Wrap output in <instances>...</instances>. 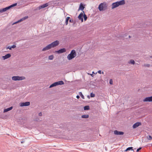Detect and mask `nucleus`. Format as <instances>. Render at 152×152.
Returning a JSON list of instances; mask_svg holds the SVG:
<instances>
[{
  "mask_svg": "<svg viewBox=\"0 0 152 152\" xmlns=\"http://www.w3.org/2000/svg\"><path fill=\"white\" fill-rule=\"evenodd\" d=\"M76 55L77 53L75 50H72L70 53L68 55L67 59L69 60H71L76 56Z\"/></svg>",
  "mask_w": 152,
  "mask_h": 152,
  "instance_id": "obj_1",
  "label": "nucleus"
},
{
  "mask_svg": "<svg viewBox=\"0 0 152 152\" xmlns=\"http://www.w3.org/2000/svg\"><path fill=\"white\" fill-rule=\"evenodd\" d=\"M12 80L14 81L22 80H25L26 78L24 76H14L12 77Z\"/></svg>",
  "mask_w": 152,
  "mask_h": 152,
  "instance_id": "obj_2",
  "label": "nucleus"
},
{
  "mask_svg": "<svg viewBox=\"0 0 152 152\" xmlns=\"http://www.w3.org/2000/svg\"><path fill=\"white\" fill-rule=\"evenodd\" d=\"M64 84L63 81L61 80L57 82H56L51 85L50 87V88H51L53 87L56 86H57L61 85Z\"/></svg>",
  "mask_w": 152,
  "mask_h": 152,
  "instance_id": "obj_3",
  "label": "nucleus"
},
{
  "mask_svg": "<svg viewBox=\"0 0 152 152\" xmlns=\"http://www.w3.org/2000/svg\"><path fill=\"white\" fill-rule=\"evenodd\" d=\"M107 5L106 4L102 3L100 4L98 7V9L99 11H102L106 9L107 8Z\"/></svg>",
  "mask_w": 152,
  "mask_h": 152,
  "instance_id": "obj_4",
  "label": "nucleus"
},
{
  "mask_svg": "<svg viewBox=\"0 0 152 152\" xmlns=\"http://www.w3.org/2000/svg\"><path fill=\"white\" fill-rule=\"evenodd\" d=\"M59 44V41L58 40H56L50 44V45L51 48H53L57 46Z\"/></svg>",
  "mask_w": 152,
  "mask_h": 152,
  "instance_id": "obj_5",
  "label": "nucleus"
},
{
  "mask_svg": "<svg viewBox=\"0 0 152 152\" xmlns=\"http://www.w3.org/2000/svg\"><path fill=\"white\" fill-rule=\"evenodd\" d=\"M30 105V102H22L20 103V106H26Z\"/></svg>",
  "mask_w": 152,
  "mask_h": 152,
  "instance_id": "obj_6",
  "label": "nucleus"
},
{
  "mask_svg": "<svg viewBox=\"0 0 152 152\" xmlns=\"http://www.w3.org/2000/svg\"><path fill=\"white\" fill-rule=\"evenodd\" d=\"M143 101L144 102H152V96L146 97L143 99Z\"/></svg>",
  "mask_w": 152,
  "mask_h": 152,
  "instance_id": "obj_7",
  "label": "nucleus"
},
{
  "mask_svg": "<svg viewBox=\"0 0 152 152\" xmlns=\"http://www.w3.org/2000/svg\"><path fill=\"white\" fill-rule=\"evenodd\" d=\"M114 133L115 134L118 135H123L124 134V133L123 132H119L116 130L114 131Z\"/></svg>",
  "mask_w": 152,
  "mask_h": 152,
  "instance_id": "obj_8",
  "label": "nucleus"
},
{
  "mask_svg": "<svg viewBox=\"0 0 152 152\" xmlns=\"http://www.w3.org/2000/svg\"><path fill=\"white\" fill-rule=\"evenodd\" d=\"M141 125V123L140 122H137L134 124L132 127L133 129H135Z\"/></svg>",
  "mask_w": 152,
  "mask_h": 152,
  "instance_id": "obj_9",
  "label": "nucleus"
},
{
  "mask_svg": "<svg viewBox=\"0 0 152 152\" xmlns=\"http://www.w3.org/2000/svg\"><path fill=\"white\" fill-rule=\"evenodd\" d=\"M66 51V49L65 48H63L61 49L58 50H57L56 52L58 54L62 53Z\"/></svg>",
  "mask_w": 152,
  "mask_h": 152,
  "instance_id": "obj_10",
  "label": "nucleus"
},
{
  "mask_svg": "<svg viewBox=\"0 0 152 152\" xmlns=\"http://www.w3.org/2000/svg\"><path fill=\"white\" fill-rule=\"evenodd\" d=\"M112 9H114V8L117 7H118V6H119L117 2H116L115 3H113L112 4Z\"/></svg>",
  "mask_w": 152,
  "mask_h": 152,
  "instance_id": "obj_11",
  "label": "nucleus"
},
{
  "mask_svg": "<svg viewBox=\"0 0 152 152\" xmlns=\"http://www.w3.org/2000/svg\"><path fill=\"white\" fill-rule=\"evenodd\" d=\"M51 48L50 44H49V45L46 46L45 48H43V49H42V51H46V50H49Z\"/></svg>",
  "mask_w": 152,
  "mask_h": 152,
  "instance_id": "obj_12",
  "label": "nucleus"
},
{
  "mask_svg": "<svg viewBox=\"0 0 152 152\" xmlns=\"http://www.w3.org/2000/svg\"><path fill=\"white\" fill-rule=\"evenodd\" d=\"M83 13L82 12H81L78 16V18L79 20H80L82 22L83 21Z\"/></svg>",
  "mask_w": 152,
  "mask_h": 152,
  "instance_id": "obj_13",
  "label": "nucleus"
},
{
  "mask_svg": "<svg viewBox=\"0 0 152 152\" xmlns=\"http://www.w3.org/2000/svg\"><path fill=\"white\" fill-rule=\"evenodd\" d=\"M11 56V55L10 53H8L5 56H2V58L4 60H5L10 58Z\"/></svg>",
  "mask_w": 152,
  "mask_h": 152,
  "instance_id": "obj_14",
  "label": "nucleus"
},
{
  "mask_svg": "<svg viewBox=\"0 0 152 152\" xmlns=\"http://www.w3.org/2000/svg\"><path fill=\"white\" fill-rule=\"evenodd\" d=\"M48 3H46V4H44L39 7V9H41L47 7L48 6Z\"/></svg>",
  "mask_w": 152,
  "mask_h": 152,
  "instance_id": "obj_15",
  "label": "nucleus"
},
{
  "mask_svg": "<svg viewBox=\"0 0 152 152\" xmlns=\"http://www.w3.org/2000/svg\"><path fill=\"white\" fill-rule=\"evenodd\" d=\"M28 18V16H26L25 17H23V18H21L20 20H19L17 22H16L15 23H19L21 21H22L25 19Z\"/></svg>",
  "mask_w": 152,
  "mask_h": 152,
  "instance_id": "obj_16",
  "label": "nucleus"
},
{
  "mask_svg": "<svg viewBox=\"0 0 152 152\" xmlns=\"http://www.w3.org/2000/svg\"><path fill=\"white\" fill-rule=\"evenodd\" d=\"M117 2L119 6L124 5L125 4V1L124 0H121Z\"/></svg>",
  "mask_w": 152,
  "mask_h": 152,
  "instance_id": "obj_17",
  "label": "nucleus"
},
{
  "mask_svg": "<svg viewBox=\"0 0 152 152\" xmlns=\"http://www.w3.org/2000/svg\"><path fill=\"white\" fill-rule=\"evenodd\" d=\"M13 108V107H10L9 108H7V109H5L4 110V113H5V112H7L10 110H11Z\"/></svg>",
  "mask_w": 152,
  "mask_h": 152,
  "instance_id": "obj_18",
  "label": "nucleus"
},
{
  "mask_svg": "<svg viewBox=\"0 0 152 152\" xmlns=\"http://www.w3.org/2000/svg\"><path fill=\"white\" fill-rule=\"evenodd\" d=\"M84 8V7L83 6V4L82 3H80L79 8V10H83Z\"/></svg>",
  "mask_w": 152,
  "mask_h": 152,
  "instance_id": "obj_19",
  "label": "nucleus"
},
{
  "mask_svg": "<svg viewBox=\"0 0 152 152\" xmlns=\"http://www.w3.org/2000/svg\"><path fill=\"white\" fill-rule=\"evenodd\" d=\"M70 18L69 17H68L66 18V19L65 22V24L66 25H67L68 21L69 20V19Z\"/></svg>",
  "mask_w": 152,
  "mask_h": 152,
  "instance_id": "obj_20",
  "label": "nucleus"
},
{
  "mask_svg": "<svg viewBox=\"0 0 152 152\" xmlns=\"http://www.w3.org/2000/svg\"><path fill=\"white\" fill-rule=\"evenodd\" d=\"M90 109L89 106L88 105L85 106L84 107V110H88Z\"/></svg>",
  "mask_w": 152,
  "mask_h": 152,
  "instance_id": "obj_21",
  "label": "nucleus"
},
{
  "mask_svg": "<svg viewBox=\"0 0 152 152\" xmlns=\"http://www.w3.org/2000/svg\"><path fill=\"white\" fill-rule=\"evenodd\" d=\"M89 117V116L88 115H84L82 116L81 117L83 118H88Z\"/></svg>",
  "mask_w": 152,
  "mask_h": 152,
  "instance_id": "obj_22",
  "label": "nucleus"
},
{
  "mask_svg": "<svg viewBox=\"0 0 152 152\" xmlns=\"http://www.w3.org/2000/svg\"><path fill=\"white\" fill-rule=\"evenodd\" d=\"M6 9L5 8H3L2 9H0V13H2L3 12H5L6 11H7Z\"/></svg>",
  "mask_w": 152,
  "mask_h": 152,
  "instance_id": "obj_23",
  "label": "nucleus"
},
{
  "mask_svg": "<svg viewBox=\"0 0 152 152\" xmlns=\"http://www.w3.org/2000/svg\"><path fill=\"white\" fill-rule=\"evenodd\" d=\"M133 148L132 147H129L127 148L126 149L125 151H129L131 150L132 151H133V150L132 149Z\"/></svg>",
  "mask_w": 152,
  "mask_h": 152,
  "instance_id": "obj_24",
  "label": "nucleus"
},
{
  "mask_svg": "<svg viewBox=\"0 0 152 152\" xmlns=\"http://www.w3.org/2000/svg\"><path fill=\"white\" fill-rule=\"evenodd\" d=\"M79 94L80 95V96H81V97L83 99H84V96L82 94L81 92H79Z\"/></svg>",
  "mask_w": 152,
  "mask_h": 152,
  "instance_id": "obj_25",
  "label": "nucleus"
},
{
  "mask_svg": "<svg viewBox=\"0 0 152 152\" xmlns=\"http://www.w3.org/2000/svg\"><path fill=\"white\" fill-rule=\"evenodd\" d=\"M83 17L84 18V20L86 21L87 20V17L86 15L85 14H84L83 15Z\"/></svg>",
  "mask_w": 152,
  "mask_h": 152,
  "instance_id": "obj_26",
  "label": "nucleus"
},
{
  "mask_svg": "<svg viewBox=\"0 0 152 152\" xmlns=\"http://www.w3.org/2000/svg\"><path fill=\"white\" fill-rule=\"evenodd\" d=\"M130 63L132 64H134L135 63V61L133 60H131L130 61V62H129Z\"/></svg>",
  "mask_w": 152,
  "mask_h": 152,
  "instance_id": "obj_27",
  "label": "nucleus"
},
{
  "mask_svg": "<svg viewBox=\"0 0 152 152\" xmlns=\"http://www.w3.org/2000/svg\"><path fill=\"white\" fill-rule=\"evenodd\" d=\"M17 3L14 4H12V5H10V6L11 8L12 7H14L15 6H17Z\"/></svg>",
  "mask_w": 152,
  "mask_h": 152,
  "instance_id": "obj_28",
  "label": "nucleus"
},
{
  "mask_svg": "<svg viewBox=\"0 0 152 152\" xmlns=\"http://www.w3.org/2000/svg\"><path fill=\"white\" fill-rule=\"evenodd\" d=\"M49 59L50 60H52L53 58V55H51L49 56Z\"/></svg>",
  "mask_w": 152,
  "mask_h": 152,
  "instance_id": "obj_29",
  "label": "nucleus"
},
{
  "mask_svg": "<svg viewBox=\"0 0 152 152\" xmlns=\"http://www.w3.org/2000/svg\"><path fill=\"white\" fill-rule=\"evenodd\" d=\"M90 96L91 97H94L95 96V94L93 93H91Z\"/></svg>",
  "mask_w": 152,
  "mask_h": 152,
  "instance_id": "obj_30",
  "label": "nucleus"
},
{
  "mask_svg": "<svg viewBox=\"0 0 152 152\" xmlns=\"http://www.w3.org/2000/svg\"><path fill=\"white\" fill-rule=\"evenodd\" d=\"M147 138L148 140H151L152 138L151 136L150 135H148L147 137Z\"/></svg>",
  "mask_w": 152,
  "mask_h": 152,
  "instance_id": "obj_31",
  "label": "nucleus"
},
{
  "mask_svg": "<svg viewBox=\"0 0 152 152\" xmlns=\"http://www.w3.org/2000/svg\"><path fill=\"white\" fill-rule=\"evenodd\" d=\"M109 83L111 85H112L113 84V81L112 79L110 80Z\"/></svg>",
  "mask_w": 152,
  "mask_h": 152,
  "instance_id": "obj_32",
  "label": "nucleus"
},
{
  "mask_svg": "<svg viewBox=\"0 0 152 152\" xmlns=\"http://www.w3.org/2000/svg\"><path fill=\"white\" fill-rule=\"evenodd\" d=\"M16 47V45H13L11 47H10V48H11V49L12 48H15Z\"/></svg>",
  "mask_w": 152,
  "mask_h": 152,
  "instance_id": "obj_33",
  "label": "nucleus"
},
{
  "mask_svg": "<svg viewBox=\"0 0 152 152\" xmlns=\"http://www.w3.org/2000/svg\"><path fill=\"white\" fill-rule=\"evenodd\" d=\"M6 9L7 10L9 9H10V8H11V7L10 6H9L6 7Z\"/></svg>",
  "mask_w": 152,
  "mask_h": 152,
  "instance_id": "obj_34",
  "label": "nucleus"
},
{
  "mask_svg": "<svg viewBox=\"0 0 152 152\" xmlns=\"http://www.w3.org/2000/svg\"><path fill=\"white\" fill-rule=\"evenodd\" d=\"M142 149L141 147H140L139 148H138L137 150V152H138L139 151H140Z\"/></svg>",
  "mask_w": 152,
  "mask_h": 152,
  "instance_id": "obj_35",
  "label": "nucleus"
},
{
  "mask_svg": "<svg viewBox=\"0 0 152 152\" xmlns=\"http://www.w3.org/2000/svg\"><path fill=\"white\" fill-rule=\"evenodd\" d=\"M38 115H39V116H42V113L41 112H40L39 113V114H38Z\"/></svg>",
  "mask_w": 152,
  "mask_h": 152,
  "instance_id": "obj_36",
  "label": "nucleus"
},
{
  "mask_svg": "<svg viewBox=\"0 0 152 152\" xmlns=\"http://www.w3.org/2000/svg\"><path fill=\"white\" fill-rule=\"evenodd\" d=\"M69 22L70 23H73V20L72 19H69Z\"/></svg>",
  "mask_w": 152,
  "mask_h": 152,
  "instance_id": "obj_37",
  "label": "nucleus"
},
{
  "mask_svg": "<svg viewBox=\"0 0 152 152\" xmlns=\"http://www.w3.org/2000/svg\"><path fill=\"white\" fill-rule=\"evenodd\" d=\"M8 49L10 50H11V48H10V46H8L7 48V49Z\"/></svg>",
  "mask_w": 152,
  "mask_h": 152,
  "instance_id": "obj_38",
  "label": "nucleus"
},
{
  "mask_svg": "<svg viewBox=\"0 0 152 152\" xmlns=\"http://www.w3.org/2000/svg\"><path fill=\"white\" fill-rule=\"evenodd\" d=\"M98 72L99 73L101 74V70H99V71H98Z\"/></svg>",
  "mask_w": 152,
  "mask_h": 152,
  "instance_id": "obj_39",
  "label": "nucleus"
},
{
  "mask_svg": "<svg viewBox=\"0 0 152 152\" xmlns=\"http://www.w3.org/2000/svg\"><path fill=\"white\" fill-rule=\"evenodd\" d=\"M76 98L77 99H79L80 98V97L79 96V95H77V96H76Z\"/></svg>",
  "mask_w": 152,
  "mask_h": 152,
  "instance_id": "obj_40",
  "label": "nucleus"
},
{
  "mask_svg": "<svg viewBox=\"0 0 152 152\" xmlns=\"http://www.w3.org/2000/svg\"><path fill=\"white\" fill-rule=\"evenodd\" d=\"M87 97H88V99H90V96H89L88 95Z\"/></svg>",
  "mask_w": 152,
  "mask_h": 152,
  "instance_id": "obj_41",
  "label": "nucleus"
},
{
  "mask_svg": "<svg viewBox=\"0 0 152 152\" xmlns=\"http://www.w3.org/2000/svg\"><path fill=\"white\" fill-rule=\"evenodd\" d=\"M91 76L93 77L94 75L93 74H91Z\"/></svg>",
  "mask_w": 152,
  "mask_h": 152,
  "instance_id": "obj_42",
  "label": "nucleus"
},
{
  "mask_svg": "<svg viewBox=\"0 0 152 152\" xmlns=\"http://www.w3.org/2000/svg\"><path fill=\"white\" fill-rule=\"evenodd\" d=\"M131 37L130 36H129V38H131Z\"/></svg>",
  "mask_w": 152,
  "mask_h": 152,
  "instance_id": "obj_43",
  "label": "nucleus"
},
{
  "mask_svg": "<svg viewBox=\"0 0 152 152\" xmlns=\"http://www.w3.org/2000/svg\"><path fill=\"white\" fill-rule=\"evenodd\" d=\"M23 142H23V141H21V143H23Z\"/></svg>",
  "mask_w": 152,
  "mask_h": 152,
  "instance_id": "obj_44",
  "label": "nucleus"
},
{
  "mask_svg": "<svg viewBox=\"0 0 152 152\" xmlns=\"http://www.w3.org/2000/svg\"><path fill=\"white\" fill-rule=\"evenodd\" d=\"M102 73L103 74H104V72H102Z\"/></svg>",
  "mask_w": 152,
  "mask_h": 152,
  "instance_id": "obj_45",
  "label": "nucleus"
},
{
  "mask_svg": "<svg viewBox=\"0 0 152 152\" xmlns=\"http://www.w3.org/2000/svg\"><path fill=\"white\" fill-rule=\"evenodd\" d=\"M92 73H94V72H93Z\"/></svg>",
  "mask_w": 152,
  "mask_h": 152,
  "instance_id": "obj_46",
  "label": "nucleus"
}]
</instances>
